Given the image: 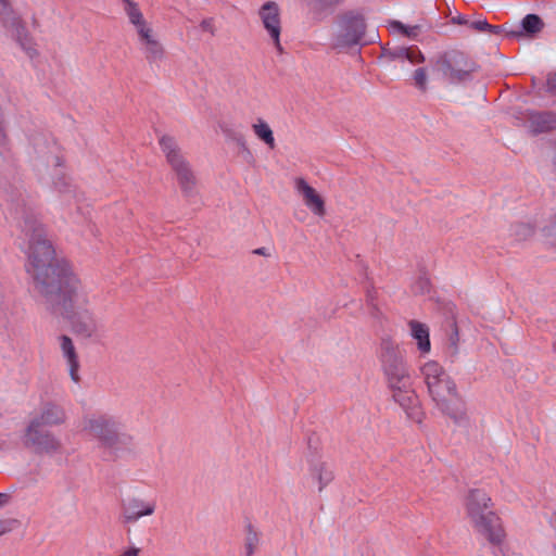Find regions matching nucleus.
<instances>
[{
	"label": "nucleus",
	"mask_w": 556,
	"mask_h": 556,
	"mask_svg": "<svg viewBox=\"0 0 556 556\" xmlns=\"http://www.w3.org/2000/svg\"><path fill=\"white\" fill-rule=\"evenodd\" d=\"M420 371L437 406L455 424H467L469 417L466 408L463 405L453 404L458 399L457 388L444 368L435 361H425L420 365Z\"/></svg>",
	"instance_id": "7ed1b4c3"
},
{
	"label": "nucleus",
	"mask_w": 556,
	"mask_h": 556,
	"mask_svg": "<svg viewBox=\"0 0 556 556\" xmlns=\"http://www.w3.org/2000/svg\"><path fill=\"white\" fill-rule=\"evenodd\" d=\"M413 79H414L415 86L419 90H421V91L427 90L428 75H427V71L425 67H419V68L415 70L413 73Z\"/></svg>",
	"instance_id": "c756f323"
},
{
	"label": "nucleus",
	"mask_w": 556,
	"mask_h": 556,
	"mask_svg": "<svg viewBox=\"0 0 556 556\" xmlns=\"http://www.w3.org/2000/svg\"><path fill=\"white\" fill-rule=\"evenodd\" d=\"M551 522L553 523V526L556 527V511L552 514L551 516Z\"/></svg>",
	"instance_id": "c03bdc74"
},
{
	"label": "nucleus",
	"mask_w": 556,
	"mask_h": 556,
	"mask_svg": "<svg viewBox=\"0 0 556 556\" xmlns=\"http://www.w3.org/2000/svg\"><path fill=\"white\" fill-rule=\"evenodd\" d=\"M294 190L302 198L304 205L318 217L326 215V203L324 198L304 178L294 179Z\"/></svg>",
	"instance_id": "f8f14e48"
},
{
	"label": "nucleus",
	"mask_w": 556,
	"mask_h": 556,
	"mask_svg": "<svg viewBox=\"0 0 556 556\" xmlns=\"http://www.w3.org/2000/svg\"><path fill=\"white\" fill-rule=\"evenodd\" d=\"M25 448L36 454L55 453L61 447V442L50 431L43 430L39 419H31L26 426L22 438Z\"/></svg>",
	"instance_id": "9d476101"
},
{
	"label": "nucleus",
	"mask_w": 556,
	"mask_h": 556,
	"mask_svg": "<svg viewBox=\"0 0 556 556\" xmlns=\"http://www.w3.org/2000/svg\"><path fill=\"white\" fill-rule=\"evenodd\" d=\"M318 1L325 5H336V4H339L342 0H318Z\"/></svg>",
	"instance_id": "79ce46f5"
},
{
	"label": "nucleus",
	"mask_w": 556,
	"mask_h": 556,
	"mask_svg": "<svg viewBox=\"0 0 556 556\" xmlns=\"http://www.w3.org/2000/svg\"><path fill=\"white\" fill-rule=\"evenodd\" d=\"M258 15L277 51L282 53L283 49L280 43L281 21L278 4L273 1L266 2L260 9Z\"/></svg>",
	"instance_id": "9b49d317"
},
{
	"label": "nucleus",
	"mask_w": 556,
	"mask_h": 556,
	"mask_svg": "<svg viewBox=\"0 0 556 556\" xmlns=\"http://www.w3.org/2000/svg\"><path fill=\"white\" fill-rule=\"evenodd\" d=\"M140 43L143 46L144 56L149 62L162 60L164 56V48L157 40L152 27L138 34Z\"/></svg>",
	"instance_id": "f3484780"
},
{
	"label": "nucleus",
	"mask_w": 556,
	"mask_h": 556,
	"mask_svg": "<svg viewBox=\"0 0 556 556\" xmlns=\"http://www.w3.org/2000/svg\"><path fill=\"white\" fill-rule=\"evenodd\" d=\"M10 501V495L7 493H0V507L5 506Z\"/></svg>",
	"instance_id": "a19ab883"
},
{
	"label": "nucleus",
	"mask_w": 556,
	"mask_h": 556,
	"mask_svg": "<svg viewBox=\"0 0 556 556\" xmlns=\"http://www.w3.org/2000/svg\"><path fill=\"white\" fill-rule=\"evenodd\" d=\"M391 393L404 392V390H413V382L410 376L388 382Z\"/></svg>",
	"instance_id": "cd10ccee"
},
{
	"label": "nucleus",
	"mask_w": 556,
	"mask_h": 556,
	"mask_svg": "<svg viewBox=\"0 0 556 556\" xmlns=\"http://www.w3.org/2000/svg\"><path fill=\"white\" fill-rule=\"evenodd\" d=\"M311 477L318 483V490L323 491V489L328 485L333 479V472L329 468L326 463L316 462L311 465Z\"/></svg>",
	"instance_id": "412c9836"
},
{
	"label": "nucleus",
	"mask_w": 556,
	"mask_h": 556,
	"mask_svg": "<svg viewBox=\"0 0 556 556\" xmlns=\"http://www.w3.org/2000/svg\"><path fill=\"white\" fill-rule=\"evenodd\" d=\"M543 27L542 20L535 14H528L522 20V28L529 34H536Z\"/></svg>",
	"instance_id": "393cba45"
},
{
	"label": "nucleus",
	"mask_w": 556,
	"mask_h": 556,
	"mask_svg": "<svg viewBox=\"0 0 556 556\" xmlns=\"http://www.w3.org/2000/svg\"><path fill=\"white\" fill-rule=\"evenodd\" d=\"M451 22L456 25H466L467 27L469 24V20L465 15H462V14L453 16Z\"/></svg>",
	"instance_id": "c9c22d12"
},
{
	"label": "nucleus",
	"mask_w": 556,
	"mask_h": 556,
	"mask_svg": "<svg viewBox=\"0 0 556 556\" xmlns=\"http://www.w3.org/2000/svg\"><path fill=\"white\" fill-rule=\"evenodd\" d=\"M33 419H39L42 426H59L65 422L66 413L60 405L47 403L40 414Z\"/></svg>",
	"instance_id": "6ab92c4d"
},
{
	"label": "nucleus",
	"mask_w": 556,
	"mask_h": 556,
	"mask_svg": "<svg viewBox=\"0 0 556 556\" xmlns=\"http://www.w3.org/2000/svg\"><path fill=\"white\" fill-rule=\"evenodd\" d=\"M155 503L146 502L138 497H131L122 504V522L129 525L137 522L140 518L153 515Z\"/></svg>",
	"instance_id": "4468645a"
},
{
	"label": "nucleus",
	"mask_w": 556,
	"mask_h": 556,
	"mask_svg": "<svg viewBox=\"0 0 556 556\" xmlns=\"http://www.w3.org/2000/svg\"><path fill=\"white\" fill-rule=\"evenodd\" d=\"M544 232L547 242L552 245H556V214L553 217L551 224L544 228Z\"/></svg>",
	"instance_id": "473e14b6"
},
{
	"label": "nucleus",
	"mask_w": 556,
	"mask_h": 556,
	"mask_svg": "<svg viewBox=\"0 0 556 556\" xmlns=\"http://www.w3.org/2000/svg\"><path fill=\"white\" fill-rule=\"evenodd\" d=\"M408 326L410 334L417 341L418 348H430L428 326L417 320L409 321Z\"/></svg>",
	"instance_id": "5701e85b"
},
{
	"label": "nucleus",
	"mask_w": 556,
	"mask_h": 556,
	"mask_svg": "<svg viewBox=\"0 0 556 556\" xmlns=\"http://www.w3.org/2000/svg\"><path fill=\"white\" fill-rule=\"evenodd\" d=\"M64 358L70 368V376L74 382H79L80 378L78 375L79 361L75 350H64Z\"/></svg>",
	"instance_id": "b1692460"
},
{
	"label": "nucleus",
	"mask_w": 556,
	"mask_h": 556,
	"mask_svg": "<svg viewBox=\"0 0 556 556\" xmlns=\"http://www.w3.org/2000/svg\"><path fill=\"white\" fill-rule=\"evenodd\" d=\"M382 363L388 382L409 376L402 355L396 350H386Z\"/></svg>",
	"instance_id": "2eb2a0df"
},
{
	"label": "nucleus",
	"mask_w": 556,
	"mask_h": 556,
	"mask_svg": "<svg viewBox=\"0 0 556 556\" xmlns=\"http://www.w3.org/2000/svg\"><path fill=\"white\" fill-rule=\"evenodd\" d=\"M12 7L9 0H0V18L3 24V27H7L9 25V22H11L12 16Z\"/></svg>",
	"instance_id": "7c9ffc66"
},
{
	"label": "nucleus",
	"mask_w": 556,
	"mask_h": 556,
	"mask_svg": "<svg viewBox=\"0 0 556 556\" xmlns=\"http://www.w3.org/2000/svg\"><path fill=\"white\" fill-rule=\"evenodd\" d=\"M392 397L406 412L409 419L421 422L424 414L414 389L404 390V392H393Z\"/></svg>",
	"instance_id": "dca6fc26"
},
{
	"label": "nucleus",
	"mask_w": 556,
	"mask_h": 556,
	"mask_svg": "<svg viewBox=\"0 0 556 556\" xmlns=\"http://www.w3.org/2000/svg\"><path fill=\"white\" fill-rule=\"evenodd\" d=\"M391 25L393 28L400 30L403 35L409 38L416 37L417 35L418 26L408 27L399 21H393Z\"/></svg>",
	"instance_id": "2f4dec72"
},
{
	"label": "nucleus",
	"mask_w": 556,
	"mask_h": 556,
	"mask_svg": "<svg viewBox=\"0 0 556 556\" xmlns=\"http://www.w3.org/2000/svg\"><path fill=\"white\" fill-rule=\"evenodd\" d=\"M492 500L480 489L469 490L464 498L465 515L473 530L490 544L500 545L506 533L501 518L491 509Z\"/></svg>",
	"instance_id": "20e7f679"
},
{
	"label": "nucleus",
	"mask_w": 556,
	"mask_h": 556,
	"mask_svg": "<svg viewBox=\"0 0 556 556\" xmlns=\"http://www.w3.org/2000/svg\"><path fill=\"white\" fill-rule=\"evenodd\" d=\"M5 28L11 31L13 40L30 60L38 56L37 43L20 17L12 16Z\"/></svg>",
	"instance_id": "ddd939ff"
},
{
	"label": "nucleus",
	"mask_w": 556,
	"mask_h": 556,
	"mask_svg": "<svg viewBox=\"0 0 556 556\" xmlns=\"http://www.w3.org/2000/svg\"><path fill=\"white\" fill-rule=\"evenodd\" d=\"M35 151L39 162L50 172L54 191L66 202L76 198V186L70 175L63 169L65 159L60 147L55 143L40 142L36 144Z\"/></svg>",
	"instance_id": "423d86ee"
},
{
	"label": "nucleus",
	"mask_w": 556,
	"mask_h": 556,
	"mask_svg": "<svg viewBox=\"0 0 556 556\" xmlns=\"http://www.w3.org/2000/svg\"><path fill=\"white\" fill-rule=\"evenodd\" d=\"M258 542L260 538L257 532L253 530L251 527H249L244 544L247 556H253L254 552L257 548Z\"/></svg>",
	"instance_id": "bb28decb"
},
{
	"label": "nucleus",
	"mask_w": 556,
	"mask_h": 556,
	"mask_svg": "<svg viewBox=\"0 0 556 556\" xmlns=\"http://www.w3.org/2000/svg\"><path fill=\"white\" fill-rule=\"evenodd\" d=\"M7 532L4 523L0 522V535Z\"/></svg>",
	"instance_id": "a18cd8bd"
},
{
	"label": "nucleus",
	"mask_w": 556,
	"mask_h": 556,
	"mask_svg": "<svg viewBox=\"0 0 556 556\" xmlns=\"http://www.w3.org/2000/svg\"><path fill=\"white\" fill-rule=\"evenodd\" d=\"M60 348H73V341L68 336H61L59 338Z\"/></svg>",
	"instance_id": "e433bc0d"
},
{
	"label": "nucleus",
	"mask_w": 556,
	"mask_h": 556,
	"mask_svg": "<svg viewBox=\"0 0 556 556\" xmlns=\"http://www.w3.org/2000/svg\"><path fill=\"white\" fill-rule=\"evenodd\" d=\"M468 28H470L475 31H478V33H483V31H490V33H496V34L498 33V27L489 24L486 22V20H478V21L469 20Z\"/></svg>",
	"instance_id": "c85d7f7f"
},
{
	"label": "nucleus",
	"mask_w": 556,
	"mask_h": 556,
	"mask_svg": "<svg viewBox=\"0 0 556 556\" xmlns=\"http://www.w3.org/2000/svg\"><path fill=\"white\" fill-rule=\"evenodd\" d=\"M140 553V549L138 547H129L126 551H124L119 556H138Z\"/></svg>",
	"instance_id": "58836bf2"
},
{
	"label": "nucleus",
	"mask_w": 556,
	"mask_h": 556,
	"mask_svg": "<svg viewBox=\"0 0 556 556\" xmlns=\"http://www.w3.org/2000/svg\"><path fill=\"white\" fill-rule=\"evenodd\" d=\"M428 351H429L428 349H425V350H424V353L420 355V361H421L422 358H425V353H426V352H428Z\"/></svg>",
	"instance_id": "49530a36"
},
{
	"label": "nucleus",
	"mask_w": 556,
	"mask_h": 556,
	"mask_svg": "<svg viewBox=\"0 0 556 556\" xmlns=\"http://www.w3.org/2000/svg\"><path fill=\"white\" fill-rule=\"evenodd\" d=\"M397 58H405L412 64H419L425 61V56L417 47L403 48L397 52Z\"/></svg>",
	"instance_id": "a878e982"
},
{
	"label": "nucleus",
	"mask_w": 556,
	"mask_h": 556,
	"mask_svg": "<svg viewBox=\"0 0 556 556\" xmlns=\"http://www.w3.org/2000/svg\"><path fill=\"white\" fill-rule=\"evenodd\" d=\"M434 70L442 79L450 84H458L469 78L476 70V64L464 52L453 50L437 59Z\"/></svg>",
	"instance_id": "0eeeda50"
},
{
	"label": "nucleus",
	"mask_w": 556,
	"mask_h": 556,
	"mask_svg": "<svg viewBox=\"0 0 556 556\" xmlns=\"http://www.w3.org/2000/svg\"><path fill=\"white\" fill-rule=\"evenodd\" d=\"M38 292L53 314L61 315L70 321L74 333L83 338H90L96 333L93 295L71 265H61L53 280Z\"/></svg>",
	"instance_id": "f257e3e1"
},
{
	"label": "nucleus",
	"mask_w": 556,
	"mask_h": 556,
	"mask_svg": "<svg viewBox=\"0 0 556 556\" xmlns=\"http://www.w3.org/2000/svg\"><path fill=\"white\" fill-rule=\"evenodd\" d=\"M252 130L254 135L263 141L269 149H274L276 147L274 132L270 126L263 119H257L252 125Z\"/></svg>",
	"instance_id": "4be33fe9"
},
{
	"label": "nucleus",
	"mask_w": 556,
	"mask_h": 556,
	"mask_svg": "<svg viewBox=\"0 0 556 556\" xmlns=\"http://www.w3.org/2000/svg\"><path fill=\"white\" fill-rule=\"evenodd\" d=\"M366 29L364 15L359 12L349 11L342 14L337 24L333 46L339 49L357 45Z\"/></svg>",
	"instance_id": "1a4fd4ad"
},
{
	"label": "nucleus",
	"mask_w": 556,
	"mask_h": 556,
	"mask_svg": "<svg viewBox=\"0 0 556 556\" xmlns=\"http://www.w3.org/2000/svg\"><path fill=\"white\" fill-rule=\"evenodd\" d=\"M80 429L86 435L94 439L110 456L129 452L134 446V437L122 431L119 424L108 415L90 414L84 416Z\"/></svg>",
	"instance_id": "39448f33"
},
{
	"label": "nucleus",
	"mask_w": 556,
	"mask_h": 556,
	"mask_svg": "<svg viewBox=\"0 0 556 556\" xmlns=\"http://www.w3.org/2000/svg\"><path fill=\"white\" fill-rule=\"evenodd\" d=\"M547 87L549 91L556 93V73L548 77Z\"/></svg>",
	"instance_id": "4c0bfd02"
},
{
	"label": "nucleus",
	"mask_w": 556,
	"mask_h": 556,
	"mask_svg": "<svg viewBox=\"0 0 556 556\" xmlns=\"http://www.w3.org/2000/svg\"><path fill=\"white\" fill-rule=\"evenodd\" d=\"M450 327H451V330L454 332V336H455V337H457V329H456L455 324L451 323V324H450ZM457 343H458L457 338L452 337V338H451V343H450V344H451V345H456Z\"/></svg>",
	"instance_id": "ea45409f"
},
{
	"label": "nucleus",
	"mask_w": 556,
	"mask_h": 556,
	"mask_svg": "<svg viewBox=\"0 0 556 556\" xmlns=\"http://www.w3.org/2000/svg\"><path fill=\"white\" fill-rule=\"evenodd\" d=\"M123 8L129 23L136 28L137 35L152 27L143 16L139 4L134 0H122Z\"/></svg>",
	"instance_id": "aec40b11"
},
{
	"label": "nucleus",
	"mask_w": 556,
	"mask_h": 556,
	"mask_svg": "<svg viewBox=\"0 0 556 556\" xmlns=\"http://www.w3.org/2000/svg\"><path fill=\"white\" fill-rule=\"evenodd\" d=\"M11 309V302L0 295V317L8 318Z\"/></svg>",
	"instance_id": "72a5a7b5"
},
{
	"label": "nucleus",
	"mask_w": 556,
	"mask_h": 556,
	"mask_svg": "<svg viewBox=\"0 0 556 556\" xmlns=\"http://www.w3.org/2000/svg\"><path fill=\"white\" fill-rule=\"evenodd\" d=\"M528 128L533 134H542L556 129V113H531L528 118Z\"/></svg>",
	"instance_id": "a211bd4d"
},
{
	"label": "nucleus",
	"mask_w": 556,
	"mask_h": 556,
	"mask_svg": "<svg viewBox=\"0 0 556 556\" xmlns=\"http://www.w3.org/2000/svg\"><path fill=\"white\" fill-rule=\"evenodd\" d=\"M200 26H201L202 30H204V31H207L212 35L215 33L213 20H204V21H202Z\"/></svg>",
	"instance_id": "f704fd0d"
},
{
	"label": "nucleus",
	"mask_w": 556,
	"mask_h": 556,
	"mask_svg": "<svg viewBox=\"0 0 556 556\" xmlns=\"http://www.w3.org/2000/svg\"><path fill=\"white\" fill-rule=\"evenodd\" d=\"M254 253L263 256H268L266 248H258L254 250Z\"/></svg>",
	"instance_id": "37998d69"
},
{
	"label": "nucleus",
	"mask_w": 556,
	"mask_h": 556,
	"mask_svg": "<svg viewBox=\"0 0 556 556\" xmlns=\"http://www.w3.org/2000/svg\"><path fill=\"white\" fill-rule=\"evenodd\" d=\"M159 144L172 169L175 172L180 188L184 192H191L195 186V177L189 163L181 154L176 140L170 136L164 135L159 139Z\"/></svg>",
	"instance_id": "6e6552de"
},
{
	"label": "nucleus",
	"mask_w": 556,
	"mask_h": 556,
	"mask_svg": "<svg viewBox=\"0 0 556 556\" xmlns=\"http://www.w3.org/2000/svg\"><path fill=\"white\" fill-rule=\"evenodd\" d=\"M16 217L23 220L22 230L28 239L27 271L33 276L37 291L54 278L61 265H71L65 260L55 257L52 244L46 239L42 225L34 215L33 207L26 203L14 205Z\"/></svg>",
	"instance_id": "f03ea898"
}]
</instances>
